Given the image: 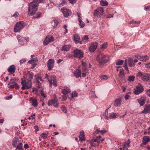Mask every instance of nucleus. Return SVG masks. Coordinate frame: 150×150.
Returning a JSON list of instances; mask_svg holds the SVG:
<instances>
[{"instance_id":"obj_23","label":"nucleus","mask_w":150,"mask_h":150,"mask_svg":"<svg viewBox=\"0 0 150 150\" xmlns=\"http://www.w3.org/2000/svg\"><path fill=\"white\" fill-rule=\"evenodd\" d=\"M81 74L80 71L78 69L76 70L74 72V75L77 78L81 77Z\"/></svg>"},{"instance_id":"obj_63","label":"nucleus","mask_w":150,"mask_h":150,"mask_svg":"<svg viewBox=\"0 0 150 150\" xmlns=\"http://www.w3.org/2000/svg\"><path fill=\"white\" fill-rule=\"evenodd\" d=\"M86 67H82V71L83 72H86Z\"/></svg>"},{"instance_id":"obj_24","label":"nucleus","mask_w":150,"mask_h":150,"mask_svg":"<svg viewBox=\"0 0 150 150\" xmlns=\"http://www.w3.org/2000/svg\"><path fill=\"white\" fill-rule=\"evenodd\" d=\"M118 114L115 112H112L110 113L109 116L108 117L109 119H113L114 118L117 117Z\"/></svg>"},{"instance_id":"obj_16","label":"nucleus","mask_w":150,"mask_h":150,"mask_svg":"<svg viewBox=\"0 0 150 150\" xmlns=\"http://www.w3.org/2000/svg\"><path fill=\"white\" fill-rule=\"evenodd\" d=\"M16 68L15 65H12L10 66L8 69V71L11 74H13L15 72Z\"/></svg>"},{"instance_id":"obj_33","label":"nucleus","mask_w":150,"mask_h":150,"mask_svg":"<svg viewBox=\"0 0 150 150\" xmlns=\"http://www.w3.org/2000/svg\"><path fill=\"white\" fill-rule=\"evenodd\" d=\"M52 24L54 25V28H55L58 25L59 22L57 20H53L51 21Z\"/></svg>"},{"instance_id":"obj_38","label":"nucleus","mask_w":150,"mask_h":150,"mask_svg":"<svg viewBox=\"0 0 150 150\" xmlns=\"http://www.w3.org/2000/svg\"><path fill=\"white\" fill-rule=\"evenodd\" d=\"M142 61L145 62L149 59L148 56L145 55L142 57Z\"/></svg>"},{"instance_id":"obj_29","label":"nucleus","mask_w":150,"mask_h":150,"mask_svg":"<svg viewBox=\"0 0 150 150\" xmlns=\"http://www.w3.org/2000/svg\"><path fill=\"white\" fill-rule=\"evenodd\" d=\"M100 5L102 6H107L108 3L106 0H101L100 1Z\"/></svg>"},{"instance_id":"obj_36","label":"nucleus","mask_w":150,"mask_h":150,"mask_svg":"<svg viewBox=\"0 0 150 150\" xmlns=\"http://www.w3.org/2000/svg\"><path fill=\"white\" fill-rule=\"evenodd\" d=\"M130 139H128L127 142H125L124 144V146L129 147L130 146Z\"/></svg>"},{"instance_id":"obj_1","label":"nucleus","mask_w":150,"mask_h":150,"mask_svg":"<svg viewBox=\"0 0 150 150\" xmlns=\"http://www.w3.org/2000/svg\"><path fill=\"white\" fill-rule=\"evenodd\" d=\"M45 3V1L44 0H33L31 3L29 4L28 14L31 16L34 15L37 10L38 4Z\"/></svg>"},{"instance_id":"obj_15","label":"nucleus","mask_w":150,"mask_h":150,"mask_svg":"<svg viewBox=\"0 0 150 150\" xmlns=\"http://www.w3.org/2000/svg\"><path fill=\"white\" fill-rule=\"evenodd\" d=\"M98 45V43L96 42L91 43L90 45L89 50L91 52H93L96 49Z\"/></svg>"},{"instance_id":"obj_62","label":"nucleus","mask_w":150,"mask_h":150,"mask_svg":"<svg viewBox=\"0 0 150 150\" xmlns=\"http://www.w3.org/2000/svg\"><path fill=\"white\" fill-rule=\"evenodd\" d=\"M106 132V131L105 130H102L101 131H100V133L102 134H104Z\"/></svg>"},{"instance_id":"obj_32","label":"nucleus","mask_w":150,"mask_h":150,"mask_svg":"<svg viewBox=\"0 0 150 150\" xmlns=\"http://www.w3.org/2000/svg\"><path fill=\"white\" fill-rule=\"evenodd\" d=\"M108 109H106L105 110V112L103 114V116L104 117V118L107 120H108L109 119V117L108 116Z\"/></svg>"},{"instance_id":"obj_10","label":"nucleus","mask_w":150,"mask_h":150,"mask_svg":"<svg viewBox=\"0 0 150 150\" xmlns=\"http://www.w3.org/2000/svg\"><path fill=\"white\" fill-rule=\"evenodd\" d=\"M144 88L142 85L138 84L134 91V93L136 95H138L144 91Z\"/></svg>"},{"instance_id":"obj_4","label":"nucleus","mask_w":150,"mask_h":150,"mask_svg":"<svg viewBox=\"0 0 150 150\" xmlns=\"http://www.w3.org/2000/svg\"><path fill=\"white\" fill-rule=\"evenodd\" d=\"M25 26V23L23 21H20L16 23L14 28L15 33L20 32Z\"/></svg>"},{"instance_id":"obj_60","label":"nucleus","mask_w":150,"mask_h":150,"mask_svg":"<svg viewBox=\"0 0 150 150\" xmlns=\"http://www.w3.org/2000/svg\"><path fill=\"white\" fill-rule=\"evenodd\" d=\"M145 67L147 68H150V63L146 64Z\"/></svg>"},{"instance_id":"obj_19","label":"nucleus","mask_w":150,"mask_h":150,"mask_svg":"<svg viewBox=\"0 0 150 150\" xmlns=\"http://www.w3.org/2000/svg\"><path fill=\"white\" fill-rule=\"evenodd\" d=\"M137 100L140 106H143L145 103L146 101L145 98L144 96L138 99Z\"/></svg>"},{"instance_id":"obj_41","label":"nucleus","mask_w":150,"mask_h":150,"mask_svg":"<svg viewBox=\"0 0 150 150\" xmlns=\"http://www.w3.org/2000/svg\"><path fill=\"white\" fill-rule=\"evenodd\" d=\"M78 95V93L76 91H73L72 93L71 96L72 98H73L74 97H77Z\"/></svg>"},{"instance_id":"obj_53","label":"nucleus","mask_w":150,"mask_h":150,"mask_svg":"<svg viewBox=\"0 0 150 150\" xmlns=\"http://www.w3.org/2000/svg\"><path fill=\"white\" fill-rule=\"evenodd\" d=\"M147 95L150 97V89H147L146 90Z\"/></svg>"},{"instance_id":"obj_54","label":"nucleus","mask_w":150,"mask_h":150,"mask_svg":"<svg viewBox=\"0 0 150 150\" xmlns=\"http://www.w3.org/2000/svg\"><path fill=\"white\" fill-rule=\"evenodd\" d=\"M91 94L92 95V97H94L95 98H96V95L95 94V93L94 91H92L91 92Z\"/></svg>"},{"instance_id":"obj_52","label":"nucleus","mask_w":150,"mask_h":150,"mask_svg":"<svg viewBox=\"0 0 150 150\" xmlns=\"http://www.w3.org/2000/svg\"><path fill=\"white\" fill-rule=\"evenodd\" d=\"M107 47V43H104L103 44L101 45V48L103 49Z\"/></svg>"},{"instance_id":"obj_2","label":"nucleus","mask_w":150,"mask_h":150,"mask_svg":"<svg viewBox=\"0 0 150 150\" xmlns=\"http://www.w3.org/2000/svg\"><path fill=\"white\" fill-rule=\"evenodd\" d=\"M33 74L30 73L27 75V79L28 81L25 80H23V79H21V84L23 86L21 88L22 90L28 89L32 87V83L31 81L33 79Z\"/></svg>"},{"instance_id":"obj_44","label":"nucleus","mask_w":150,"mask_h":150,"mask_svg":"<svg viewBox=\"0 0 150 150\" xmlns=\"http://www.w3.org/2000/svg\"><path fill=\"white\" fill-rule=\"evenodd\" d=\"M88 39L89 38H88V36L87 35H86L82 38V41H87Z\"/></svg>"},{"instance_id":"obj_43","label":"nucleus","mask_w":150,"mask_h":150,"mask_svg":"<svg viewBox=\"0 0 150 150\" xmlns=\"http://www.w3.org/2000/svg\"><path fill=\"white\" fill-rule=\"evenodd\" d=\"M127 61L126 60H125V63L124 64V66L125 67V69L127 71H128V69L127 67Z\"/></svg>"},{"instance_id":"obj_35","label":"nucleus","mask_w":150,"mask_h":150,"mask_svg":"<svg viewBox=\"0 0 150 150\" xmlns=\"http://www.w3.org/2000/svg\"><path fill=\"white\" fill-rule=\"evenodd\" d=\"M124 61L123 60L118 59L116 61V64L117 65H122Z\"/></svg>"},{"instance_id":"obj_20","label":"nucleus","mask_w":150,"mask_h":150,"mask_svg":"<svg viewBox=\"0 0 150 150\" xmlns=\"http://www.w3.org/2000/svg\"><path fill=\"white\" fill-rule=\"evenodd\" d=\"M150 112V104L146 105L144 109L141 112L142 113Z\"/></svg>"},{"instance_id":"obj_61","label":"nucleus","mask_w":150,"mask_h":150,"mask_svg":"<svg viewBox=\"0 0 150 150\" xmlns=\"http://www.w3.org/2000/svg\"><path fill=\"white\" fill-rule=\"evenodd\" d=\"M130 97V96L128 95H126L125 96V100H127L129 99Z\"/></svg>"},{"instance_id":"obj_42","label":"nucleus","mask_w":150,"mask_h":150,"mask_svg":"<svg viewBox=\"0 0 150 150\" xmlns=\"http://www.w3.org/2000/svg\"><path fill=\"white\" fill-rule=\"evenodd\" d=\"M47 135L45 133H43L40 134V136L43 138V139H45L47 138Z\"/></svg>"},{"instance_id":"obj_49","label":"nucleus","mask_w":150,"mask_h":150,"mask_svg":"<svg viewBox=\"0 0 150 150\" xmlns=\"http://www.w3.org/2000/svg\"><path fill=\"white\" fill-rule=\"evenodd\" d=\"M42 14V13L40 12H38L37 14V16H34V18H38L40 17L41 15Z\"/></svg>"},{"instance_id":"obj_27","label":"nucleus","mask_w":150,"mask_h":150,"mask_svg":"<svg viewBox=\"0 0 150 150\" xmlns=\"http://www.w3.org/2000/svg\"><path fill=\"white\" fill-rule=\"evenodd\" d=\"M119 77L121 79H123L124 78V71L122 69H120V70Z\"/></svg>"},{"instance_id":"obj_64","label":"nucleus","mask_w":150,"mask_h":150,"mask_svg":"<svg viewBox=\"0 0 150 150\" xmlns=\"http://www.w3.org/2000/svg\"><path fill=\"white\" fill-rule=\"evenodd\" d=\"M128 147H126L125 146H123V150H129L128 148Z\"/></svg>"},{"instance_id":"obj_57","label":"nucleus","mask_w":150,"mask_h":150,"mask_svg":"<svg viewBox=\"0 0 150 150\" xmlns=\"http://www.w3.org/2000/svg\"><path fill=\"white\" fill-rule=\"evenodd\" d=\"M80 134L79 136H84V132L83 131H81L80 132Z\"/></svg>"},{"instance_id":"obj_28","label":"nucleus","mask_w":150,"mask_h":150,"mask_svg":"<svg viewBox=\"0 0 150 150\" xmlns=\"http://www.w3.org/2000/svg\"><path fill=\"white\" fill-rule=\"evenodd\" d=\"M70 49V46L69 45H64L62 47V50L66 51H68Z\"/></svg>"},{"instance_id":"obj_30","label":"nucleus","mask_w":150,"mask_h":150,"mask_svg":"<svg viewBox=\"0 0 150 150\" xmlns=\"http://www.w3.org/2000/svg\"><path fill=\"white\" fill-rule=\"evenodd\" d=\"M57 99H54L51 100L50 101L48 102V104L49 106H50L52 105V104H54L57 103Z\"/></svg>"},{"instance_id":"obj_40","label":"nucleus","mask_w":150,"mask_h":150,"mask_svg":"<svg viewBox=\"0 0 150 150\" xmlns=\"http://www.w3.org/2000/svg\"><path fill=\"white\" fill-rule=\"evenodd\" d=\"M135 76H130L128 77V80L129 81H134Z\"/></svg>"},{"instance_id":"obj_21","label":"nucleus","mask_w":150,"mask_h":150,"mask_svg":"<svg viewBox=\"0 0 150 150\" xmlns=\"http://www.w3.org/2000/svg\"><path fill=\"white\" fill-rule=\"evenodd\" d=\"M80 37L77 34H75L74 36V40L76 43H79L80 44H82V41H80Z\"/></svg>"},{"instance_id":"obj_56","label":"nucleus","mask_w":150,"mask_h":150,"mask_svg":"<svg viewBox=\"0 0 150 150\" xmlns=\"http://www.w3.org/2000/svg\"><path fill=\"white\" fill-rule=\"evenodd\" d=\"M18 14H19L18 12H16L15 13L12 15V16L16 18L18 16Z\"/></svg>"},{"instance_id":"obj_22","label":"nucleus","mask_w":150,"mask_h":150,"mask_svg":"<svg viewBox=\"0 0 150 150\" xmlns=\"http://www.w3.org/2000/svg\"><path fill=\"white\" fill-rule=\"evenodd\" d=\"M126 60L127 61V63L128 62L129 66L132 67L134 66L135 64L134 63V60L131 58H129L128 60Z\"/></svg>"},{"instance_id":"obj_46","label":"nucleus","mask_w":150,"mask_h":150,"mask_svg":"<svg viewBox=\"0 0 150 150\" xmlns=\"http://www.w3.org/2000/svg\"><path fill=\"white\" fill-rule=\"evenodd\" d=\"M36 78L37 80V81L38 82V83H39V80H40L41 81H42L41 77L40 76H36Z\"/></svg>"},{"instance_id":"obj_37","label":"nucleus","mask_w":150,"mask_h":150,"mask_svg":"<svg viewBox=\"0 0 150 150\" xmlns=\"http://www.w3.org/2000/svg\"><path fill=\"white\" fill-rule=\"evenodd\" d=\"M16 150H18V149H21L22 148V144L21 143H19L18 145L16 146Z\"/></svg>"},{"instance_id":"obj_18","label":"nucleus","mask_w":150,"mask_h":150,"mask_svg":"<svg viewBox=\"0 0 150 150\" xmlns=\"http://www.w3.org/2000/svg\"><path fill=\"white\" fill-rule=\"evenodd\" d=\"M29 100L32 105L35 107H36L38 105L37 100L36 99H33L32 98H29Z\"/></svg>"},{"instance_id":"obj_25","label":"nucleus","mask_w":150,"mask_h":150,"mask_svg":"<svg viewBox=\"0 0 150 150\" xmlns=\"http://www.w3.org/2000/svg\"><path fill=\"white\" fill-rule=\"evenodd\" d=\"M150 140V139L148 137H144L143 139V142L144 145H146Z\"/></svg>"},{"instance_id":"obj_13","label":"nucleus","mask_w":150,"mask_h":150,"mask_svg":"<svg viewBox=\"0 0 150 150\" xmlns=\"http://www.w3.org/2000/svg\"><path fill=\"white\" fill-rule=\"evenodd\" d=\"M55 76H52L51 77L48 78V80L49 82L51 87H52L51 85L53 84L54 86H57L56 81L55 79Z\"/></svg>"},{"instance_id":"obj_47","label":"nucleus","mask_w":150,"mask_h":150,"mask_svg":"<svg viewBox=\"0 0 150 150\" xmlns=\"http://www.w3.org/2000/svg\"><path fill=\"white\" fill-rule=\"evenodd\" d=\"M40 94L41 96L44 98H45L47 96L44 93L43 91L42 90L40 91Z\"/></svg>"},{"instance_id":"obj_11","label":"nucleus","mask_w":150,"mask_h":150,"mask_svg":"<svg viewBox=\"0 0 150 150\" xmlns=\"http://www.w3.org/2000/svg\"><path fill=\"white\" fill-rule=\"evenodd\" d=\"M54 38L51 35L47 36L45 40L43 42V44L44 45H46L50 42H52L54 40Z\"/></svg>"},{"instance_id":"obj_6","label":"nucleus","mask_w":150,"mask_h":150,"mask_svg":"<svg viewBox=\"0 0 150 150\" xmlns=\"http://www.w3.org/2000/svg\"><path fill=\"white\" fill-rule=\"evenodd\" d=\"M74 57L79 59H80L83 57V53L82 51L76 49L73 51Z\"/></svg>"},{"instance_id":"obj_39","label":"nucleus","mask_w":150,"mask_h":150,"mask_svg":"<svg viewBox=\"0 0 150 150\" xmlns=\"http://www.w3.org/2000/svg\"><path fill=\"white\" fill-rule=\"evenodd\" d=\"M99 77L102 80H106L108 79L107 76L105 75H100L99 76Z\"/></svg>"},{"instance_id":"obj_31","label":"nucleus","mask_w":150,"mask_h":150,"mask_svg":"<svg viewBox=\"0 0 150 150\" xmlns=\"http://www.w3.org/2000/svg\"><path fill=\"white\" fill-rule=\"evenodd\" d=\"M17 39L19 42L22 43L25 40V38L22 37L19 35H18L17 37Z\"/></svg>"},{"instance_id":"obj_14","label":"nucleus","mask_w":150,"mask_h":150,"mask_svg":"<svg viewBox=\"0 0 150 150\" xmlns=\"http://www.w3.org/2000/svg\"><path fill=\"white\" fill-rule=\"evenodd\" d=\"M54 59H50L47 62V66L49 71L52 70V68L54 66Z\"/></svg>"},{"instance_id":"obj_50","label":"nucleus","mask_w":150,"mask_h":150,"mask_svg":"<svg viewBox=\"0 0 150 150\" xmlns=\"http://www.w3.org/2000/svg\"><path fill=\"white\" fill-rule=\"evenodd\" d=\"M140 23V21L137 22L136 21H130L129 24H132V23H137V24H139Z\"/></svg>"},{"instance_id":"obj_9","label":"nucleus","mask_w":150,"mask_h":150,"mask_svg":"<svg viewBox=\"0 0 150 150\" xmlns=\"http://www.w3.org/2000/svg\"><path fill=\"white\" fill-rule=\"evenodd\" d=\"M70 89L68 87H67L65 89L62 90L61 93L63 94V95L62 96L63 100H66L67 97V95L70 93Z\"/></svg>"},{"instance_id":"obj_17","label":"nucleus","mask_w":150,"mask_h":150,"mask_svg":"<svg viewBox=\"0 0 150 150\" xmlns=\"http://www.w3.org/2000/svg\"><path fill=\"white\" fill-rule=\"evenodd\" d=\"M121 102L122 99L121 98H117L115 101L114 105L115 107L120 106L121 104Z\"/></svg>"},{"instance_id":"obj_12","label":"nucleus","mask_w":150,"mask_h":150,"mask_svg":"<svg viewBox=\"0 0 150 150\" xmlns=\"http://www.w3.org/2000/svg\"><path fill=\"white\" fill-rule=\"evenodd\" d=\"M61 11L63 13L64 16L67 17L71 15V12L69 9L63 7L61 9Z\"/></svg>"},{"instance_id":"obj_8","label":"nucleus","mask_w":150,"mask_h":150,"mask_svg":"<svg viewBox=\"0 0 150 150\" xmlns=\"http://www.w3.org/2000/svg\"><path fill=\"white\" fill-rule=\"evenodd\" d=\"M104 13V11L103 8L102 7H100L94 11L93 14L94 16L100 17Z\"/></svg>"},{"instance_id":"obj_5","label":"nucleus","mask_w":150,"mask_h":150,"mask_svg":"<svg viewBox=\"0 0 150 150\" xmlns=\"http://www.w3.org/2000/svg\"><path fill=\"white\" fill-rule=\"evenodd\" d=\"M137 76L141 78L144 81H147L150 80V74L139 72Z\"/></svg>"},{"instance_id":"obj_45","label":"nucleus","mask_w":150,"mask_h":150,"mask_svg":"<svg viewBox=\"0 0 150 150\" xmlns=\"http://www.w3.org/2000/svg\"><path fill=\"white\" fill-rule=\"evenodd\" d=\"M66 0H62V2L59 4V6H64V5L66 4Z\"/></svg>"},{"instance_id":"obj_51","label":"nucleus","mask_w":150,"mask_h":150,"mask_svg":"<svg viewBox=\"0 0 150 150\" xmlns=\"http://www.w3.org/2000/svg\"><path fill=\"white\" fill-rule=\"evenodd\" d=\"M74 55H73L70 54H68L66 55V57L69 58L72 57Z\"/></svg>"},{"instance_id":"obj_7","label":"nucleus","mask_w":150,"mask_h":150,"mask_svg":"<svg viewBox=\"0 0 150 150\" xmlns=\"http://www.w3.org/2000/svg\"><path fill=\"white\" fill-rule=\"evenodd\" d=\"M10 81V83L8 84V88H15L16 89H18L19 88V86L15 82L14 79H11Z\"/></svg>"},{"instance_id":"obj_26","label":"nucleus","mask_w":150,"mask_h":150,"mask_svg":"<svg viewBox=\"0 0 150 150\" xmlns=\"http://www.w3.org/2000/svg\"><path fill=\"white\" fill-rule=\"evenodd\" d=\"M17 138H16L14 139L12 142V144L13 146L14 147H16L18 144H19V141Z\"/></svg>"},{"instance_id":"obj_48","label":"nucleus","mask_w":150,"mask_h":150,"mask_svg":"<svg viewBox=\"0 0 150 150\" xmlns=\"http://www.w3.org/2000/svg\"><path fill=\"white\" fill-rule=\"evenodd\" d=\"M79 141L81 142L84 141L85 140L84 136H79Z\"/></svg>"},{"instance_id":"obj_3","label":"nucleus","mask_w":150,"mask_h":150,"mask_svg":"<svg viewBox=\"0 0 150 150\" xmlns=\"http://www.w3.org/2000/svg\"><path fill=\"white\" fill-rule=\"evenodd\" d=\"M96 59L100 65H103L109 60V57L102 53H99L96 57Z\"/></svg>"},{"instance_id":"obj_59","label":"nucleus","mask_w":150,"mask_h":150,"mask_svg":"<svg viewBox=\"0 0 150 150\" xmlns=\"http://www.w3.org/2000/svg\"><path fill=\"white\" fill-rule=\"evenodd\" d=\"M145 9L146 11H149L150 10V6H149L145 7Z\"/></svg>"},{"instance_id":"obj_34","label":"nucleus","mask_w":150,"mask_h":150,"mask_svg":"<svg viewBox=\"0 0 150 150\" xmlns=\"http://www.w3.org/2000/svg\"><path fill=\"white\" fill-rule=\"evenodd\" d=\"M78 21L79 22V24L80 27L81 28H83L85 25L84 23L80 19V18H79Z\"/></svg>"},{"instance_id":"obj_58","label":"nucleus","mask_w":150,"mask_h":150,"mask_svg":"<svg viewBox=\"0 0 150 150\" xmlns=\"http://www.w3.org/2000/svg\"><path fill=\"white\" fill-rule=\"evenodd\" d=\"M70 3L71 4H74L76 3V0H69Z\"/></svg>"},{"instance_id":"obj_55","label":"nucleus","mask_w":150,"mask_h":150,"mask_svg":"<svg viewBox=\"0 0 150 150\" xmlns=\"http://www.w3.org/2000/svg\"><path fill=\"white\" fill-rule=\"evenodd\" d=\"M62 111L64 113H66L67 112L66 108L65 107H63L62 108Z\"/></svg>"}]
</instances>
